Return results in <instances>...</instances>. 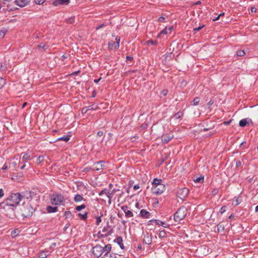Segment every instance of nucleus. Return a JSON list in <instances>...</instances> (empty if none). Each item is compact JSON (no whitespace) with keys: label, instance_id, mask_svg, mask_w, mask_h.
I'll use <instances>...</instances> for the list:
<instances>
[{"label":"nucleus","instance_id":"1","mask_svg":"<svg viewBox=\"0 0 258 258\" xmlns=\"http://www.w3.org/2000/svg\"><path fill=\"white\" fill-rule=\"evenodd\" d=\"M22 197L19 193L12 194L4 202V203L15 207L19 204Z\"/></svg>","mask_w":258,"mask_h":258},{"label":"nucleus","instance_id":"2","mask_svg":"<svg viewBox=\"0 0 258 258\" xmlns=\"http://www.w3.org/2000/svg\"><path fill=\"white\" fill-rule=\"evenodd\" d=\"M50 201L52 205H63L64 202V197L58 193H54L50 197Z\"/></svg>","mask_w":258,"mask_h":258},{"label":"nucleus","instance_id":"3","mask_svg":"<svg viewBox=\"0 0 258 258\" xmlns=\"http://www.w3.org/2000/svg\"><path fill=\"white\" fill-rule=\"evenodd\" d=\"M186 214V209L184 207H181L174 214V220L176 222H179L185 217Z\"/></svg>","mask_w":258,"mask_h":258},{"label":"nucleus","instance_id":"4","mask_svg":"<svg viewBox=\"0 0 258 258\" xmlns=\"http://www.w3.org/2000/svg\"><path fill=\"white\" fill-rule=\"evenodd\" d=\"M34 210V209L31 205L27 204L24 207V208L22 210V211L23 215L25 217L27 218L31 216Z\"/></svg>","mask_w":258,"mask_h":258},{"label":"nucleus","instance_id":"5","mask_svg":"<svg viewBox=\"0 0 258 258\" xmlns=\"http://www.w3.org/2000/svg\"><path fill=\"white\" fill-rule=\"evenodd\" d=\"M13 208L14 207L11 205H7L6 204H4L2 207V208L5 210L6 215L11 218L15 217V214Z\"/></svg>","mask_w":258,"mask_h":258},{"label":"nucleus","instance_id":"6","mask_svg":"<svg viewBox=\"0 0 258 258\" xmlns=\"http://www.w3.org/2000/svg\"><path fill=\"white\" fill-rule=\"evenodd\" d=\"M165 185L163 184H159L152 188V192L155 195L161 194L165 190Z\"/></svg>","mask_w":258,"mask_h":258},{"label":"nucleus","instance_id":"7","mask_svg":"<svg viewBox=\"0 0 258 258\" xmlns=\"http://www.w3.org/2000/svg\"><path fill=\"white\" fill-rule=\"evenodd\" d=\"M120 38L116 37L115 38V41L111 40L108 43V48L111 50H115L119 47Z\"/></svg>","mask_w":258,"mask_h":258},{"label":"nucleus","instance_id":"8","mask_svg":"<svg viewBox=\"0 0 258 258\" xmlns=\"http://www.w3.org/2000/svg\"><path fill=\"white\" fill-rule=\"evenodd\" d=\"M188 193V189L187 188L184 187L179 188L177 191V196L181 200H183L186 197Z\"/></svg>","mask_w":258,"mask_h":258},{"label":"nucleus","instance_id":"9","mask_svg":"<svg viewBox=\"0 0 258 258\" xmlns=\"http://www.w3.org/2000/svg\"><path fill=\"white\" fill-rule=\"evenodd\" d=\"M103 252V247L100 245H96L93 248V253L97 257H99Z\"/></svg>","mask_w":258,"mask_h":258},{"label":"nucleus","instance_id":"10","mask_svg":"<svg viewBox=\"0 0 258 258\" xmlns=\"http://www.w3.org/2000/svg\"><path fill=\"white\" fill-rule=\"evenodd\" d=\"M105 167L104 164L102 161L95 163L93 165V170L99 171Z\"/></svg>","mask_w":258,"mask_h":258},{"label":"nucleus","instance_id":"11","mask_svg":"<svg viewBox=\"0 0 258 258\" xmlns=\"http://www.w3.org/2000/svg\"><path fill=\"white\" fill-rule=\"evenodd\" d=\"M70 0H55L53 4L54 6L68 5L70 4Z\"/></svg>","mask_w":258,"mask_h":258},{"label":"nucleus","instance_id":"12","mask_svg":"<svg viewBox=\"0 0 258 258\" xmlns=\"http://www.w3.org/2000/svg\"><path fill=\"white\" fill-rule=\"evenodd\" d=\"M31 152L27 151L26 152H23L21 153V156L22 157V159L26 162L31 159Z\"/></svg>","mask_w":258,"mask_h":258},{"label":"nucleus","instance_id":"13","mask_svg":"<svg viewBox=\"0 0 258 258\" xmlns=\"http://www.w3.org/2000/svg\"><path fill=\"white\" fill-rule=\"evenodd\" d=\"M121 209L124 212L126 217L130 218L133 216V212L131 211L128 210L127 206H122Z\"/></svg>","mask_w":258,"mask_h":258},{"label":"nucleus","instance_id":"14","mask_svg":"<svg viewBox=\"0 0 258 258\" xmlns=\"http://www.w3.org/2000/svg\"><path fill=\"white\" fill-rule=\"evenodd\" d=\"M16 4L20 7L26 6L29 3V0H16Z\"/></svg>","mask_w":258,"mask_h":258},{"label":"nucleus","instance_id":"15","mask_svg":"<svg viewBox=\"0 0 258 258\" xmlns=\"http://www.w3.org/2000/svg\"><path fill=\"white\" fill-rule=\"evenodd\" d=\"M172 135L166 134L162 137V141L163 143H167L173 138Z\"/></svg>","mask_w":258,"mask_h":258},{"label":"nucleus","instance_id":"16","mask_svg":"<svg viewBox=\"0 0 258 258\" xmlns=\"http://www.w3.org/2000/svg\"><path fill=\"white\" fill-rule=\"evenodd\" d=\"M173 28V27L172 26L168 28H165V29H164L163 30H162L161 31L160 34H159V35H158V37H159L160 35L162 34H167L171 33L172 31Z\"/></svg>","mask_w":258,"mask_h":258},{"label":"nucleus","instance_id":"17","mask_svg":"<svg viewBox=\"0 0 258 258\" xmlns=\"http://www.w3.org/2000/svg\"><path fill=\"white\" fill-rule=\"evenodd\" d=\"M140 215L143 218H149L150 213L145 210H142L140 211Z\"/></svg>","mask_w":258,"mask_h":258},{"label":"nucleus","instance_id":"18","mask_svg":"<svg viewBox=\"0 0 258 258\" xmlns=\"http://www.w3.org/2000/svg\"><path fill=\"white\" fill-rule=\"evenodd\" d=\"M109 227L108 226H107L106 227H104V228L102 230L103 233H104V236H107L111 234V230L109 229Z\"/></svg>","mask_w":258,"mask_h":258},{"label":"nucleus","instance_id":"19","mask_svg":"<svg viewBox=\"0 0 258 258\" xmlns=\"http://www.w3.org/2000/svg\"><path fill=\"white\" fill-rule=\"evenodd\" d=\"M57 210V207H51L50 206H49L47 207V211L48 213H53L55 212Z\"/></svg>","mask_w":258,"mask_h":258},{"label":"nucleus","instance_id":"20","mask_svg":"<svg viewBox=\"0 0 258 258\" xmlns=\"http://www.w3.org/2000/svg\"><path fill=\"white\" fill-rule=\"evenodd\" d=\"M116 242L118 243V244L120 246V247L121 248V249H123L124 248V246H123V243H122V239L121 237H118L116 239Z\"/></svg>","mask_w":258,"mask_h":258},{"label":"nucleus","instance_id":"21","mask_svg":"<svg viewBox=\"0 0 258 258\" xmlns=\"http://www.w3.org/2000/svg\"><path fill=\"white\" fill-rule=\"evenodd\" d=\"M248 123L247 118L243 119L239 121V124L241 127L245 126Z\"/></svg>","mask_w":258,"mask_h":258},{"label":"nucleus","instance_id":"22","mask_svg":"<svg viewBox=\"0 0 258 258\" xmlns=\"http://www.w3.org/2000/svg\"><path fill=\"white\" fill-rule=\"evenodd\" d=\"M103 252L106 251V253H108V252L110 251L111 246L110 244H107L104 247H103Z\"/></svg>","mask_w":258,"mask_h":258},{"label":"nucleus","instance_id":"23","mask_svg":"<svg viewBox=\"0 0 258 258\" xmlns=\"http://www.w3.org/2000/svg\"><path fill=\"white\" fill-rule=\"evenodd\" d=\"M83 200V198L82 197V196H81L80 195H77L75 198H74V200L76 202H81V201H82Z\"/></svg>","mask_w":258,"mask_h":258},{"label":"nucleus","instance_id":"24","mask_svg":"<svg viewBox=\"0 0 258 258\" xmlns=\"http://www.w3.org/2000/svg\"><path fill=\"white\" fill-rule=\"evenodd\" d=\"M48 255L47 251H42L39 253V256L40 258H46Z\"/></svg>","mask_w":258,"mask_h":258},{"label":"nucleus","instance_id":"25","mask_svg":"<svg viewBox=\"0 0 258 258\" xmlns=\"http://www.w3.org/2000/svg\"><path fill=\"white\" fill-rule=\"evenodd\" d=\"M217 231L219 232H221L224 231V226L221 224H219L217 226Z\"/></svg>","mask_w":258,"mask_h":258},{"label":"nucleus","instance_id":"26","mask_svg":"<svg viewBox=\"0 0 258 258\" xmlns=\"http://www.w3.org/2000/svg\"><path fill=\"white\" fill-rule=\"evenodd\" d=\"M245 54V53L243 50H239L236 52V55L237 56H242L244 55Z\"/></svg>","mask_w":258,"mask_h":258},{"label":"nucleus","instance_id":"27","mask_svg":"<svg viewBox=\"0 0 258 258\" xmlns=\"http://www.w3.org/2000/svg\"><path fill=\"white\" fill-rule=\"evenodd\" d=\"M194 181L195 182L197 183H200L204 181V177L203 176H200L199 177H197L196 179L194 180Z\"/></svg>","mask_w":258,"mask_h":258},{"label":"nucleus","instance_id":"28","mask_svg":"<svg viewBox=\"0 0 258 258\" xmlns=\"http://www.w3.org/2000/svg\"><path fill=\"white\" fill-rule=\"evenodd\" d=\"M101 258H116L114 254H109L108 253H105Z\"/></svg>","mask_w":258,"mask_h":258},{"label":"nucleus","instance_id":"29","mask_svg":"<svg viewBox=\"0 0 258 258\" xmlns=\"http://www.w3.org/2000/svg\"><path fill=\"white\" fill-rule=\"evenodd\" d=\"M113 195L114 194L110 190H107L106 192V196L108 199H112Z\"/></svg>","mask_w":258,"mask_h":258},{"label":"nucleus","instance_id":"30","mask_svg":"<svg viewBox=\"0 0 258 258\" xmlns=\"http://www.w3.org/2000/svg\"><path fill=\"white\" fill-rule=\"evenodd\" d=\"M70 140V137L68 136H66L63 137L59 138L57 139V141L63 140L65 142H68Z\"/></svg>","mask_w":258,"mask_h":258},{"label":"nucleus","instance_id":"31","mask_svg":"<svg viewBox=\"0 0 258 258\" xmlns=\"http://www.w3.org/2000/svg\"><path fill=\"white\" fill-rule=\"evenodd\" d=\"M19 230L18 229H16L12 231L11 235L13 237H15L18 235Z\"/></svg>","mask_w":258,"mask_h":258},{"label":"nucleus","instance_id":"32","mask_svg":"<svg viewBox=\"0 0 258 258\" xmlns=\"http://www.w3.org/2000/svg\"><path fill=\"white\" fill-rule=\"evenodd\" d=\"M161 179H154L153 180V184L155 185H158L159 184H162L161 183Z\"/></svg>","mask_w":258,"mask_h":258},{"label":"nucleus","instance_id":"33","mask_svg":"<svg viewBox=\"0 0 258 258\" xmlns=\"http://www.w3.org/2000/svg\"><path fill=\"white\" fill-rule=\"evenodd\" d=\"M159 236L161 238H163L166 236V232L164 230L160 231L159 232Z\"/></svg>","mask_w":258,"mask_h":258},{"label":"nucleus","instance_id":"34","mask_svg":"<svg viewBox=\"0 0 258 258\" xmlns=\"http://www.w3.org/2000/svg\"><path fill=\"white\" fill-rule=\"evenodd\" d=\"M199 101H200V98L199 97L195 98L192 101L193 105H197L198 104Z\"/></svg>","mask_w":258,"mask_h":258},{"label":"nucleus","instance_id":"35","mask_svg":"<svg viewBox=\"0 0 258 258\" xmlns=\"http://www.w3.org/2000/svg\"><path fill=\"white\" fill-rule=\"evenodd\" d=\"M86 207V206L85 205H82L81 206H77L76 208V210H77L78 211H81V210L82 209H85Z\"/></svg>","mask_w":258,"mask_h":258},{"label":"nucleus","instance_id":"36","mask_svg":"<svg viewBox=\"0 0 258 258\" xmlns=\"http://www.w3.org/2000/svg\"><path fill=\"white\" fill-rule=\"evenodd\" d=\"M5 84V80L1 78H0V89L2 88Z\"/></svg>","mask_w":258,"mask_h":258},{"label":"nucleus","instance_id":"37","mask_svg":"<svg viewBox=\"0 0 258 258\" xmlns=\"http://www.w3.org/2000/svg\"><path fill=\"white\" fill-rule=\"evenodd\" d=\"M44 160V157L43 156H39L37 159V162L38 163H41Z\"/></svg>","mask_w":258,"mask_h":258},{"label":"nucleus","instance_id":"38","mask_svg":"<svg viewBox=\"0 0 258 258\" xmlns=\"http://www.w3.org/2000/svg\"><path fill=\"white\" fill-rule=\"evenodd\" d=\"M6 64L5 62H3L2 64H1V71H4L6 70Z\"/></svg>","mask_w":258,"mask_h":258},{"label":"nucleus","instance_id":"39","mask_svg":"<svg viewBox=\"0 0 258 258\" xmlns=\"http://www.w3.org/2000/svg\"><path fill=\"white\" fill-rule=\"evenodd\" d=\"M146 43H147V44H152V45H156L157 44V42L156 41H154L152 40H148V41H146Z\"/></svg>","mask_w":258,"mask_h":258},{"label":"nucleus","instance_id":"40","mask_svg":"<svg viewBox=\"0 0 258 258\" xmlns=\"http://www.w3.org/2000/svg\"><path fill=\"white\" fill-rule=\"evenodd\" d=\"M38 46L39 48H42L44 49H45L47 48V47L46 46V45L43 43H40V44H39L38 45Z\"/></svg>","mask_w":258,"mask_h":258},{"label":"nucleus","instance_id":"41","mask_svg":"<svg viewBox=\"0 0 258 258\" xmlns=\"http://www.w3.org/2000/svg\"><path fill=\"white\" fill-rule=\"evenodd\" d=\"M89 110H96L97 108V106H94V105L89 106L87 107Z\"/></svg>","mask_w":258,"mask_h":258},{"label":"nucleus","instance_id":"42","mask_svg":"<svg viewBox=\"0 0 258 258\" xmlns=\"http://www.w3.org/2000/svg\"><path fill=\"white\" fill-rule=\"evenodd\" d=\"M71 215H72V213L70 211H66L64 213V216L66 218H69L71 216Z\"/></svg>","mask_w":258,"mask_h":258},{"label":"nucleus","instance_id":"43","mask_svg":"<svg viewBox=\"0 0 258 258\" xmlns=\"http://www.w3.org/2000/svg\"><path fill=\"white\" fill-rule=\"evenodd\" d=\"M107 189L105 188L102 190H101L99 193V196H102L103 195L105 194L106 195V192L107 191Z\"/></svg>","mask_w":258,"mask_h":258},{"label":"nucleus","instance_id":"44","mask_svg":"<svg viewBox=\"0 0 258 258\" xmlns=\"http://www.w3.org/2000/svg\"><path fill=\"white\" fill-rule=\"evenodd\" d=\"M45 0H35V3L37 5H41L44 3Z\"/></svg>","mask_w":258,"mask_h":258},{"label":"nucleus","instance_id":"45","mask_svg":"<svg viewBox=\"0 0 258 258\" xmlns=\"http://www.w3.org/2000/svg\"><path fill=\"white\" fill-rule=\"evenodd\" d=\"M101 222V217H98L96 218V224L98 225Z\"/></svg>","mask_w":258,"mask_h":258},{"label":"nucleus","instance_id":"46","mask_svg":"<svg viewBox=\"0 0 258 258\" xmlns=\"http://www.w3.org/2000/svg\"><path fill=\"white\" fill-rule=\"evenodd\" d=\"M204 26H205V25H203L202 26H199L198 28H194V31H198L201 30L203 28H204Z\"/></svg>","mask_w":258,"mask_h":258},{"label":"nucleus","instance_id":"47","mask_svg":"<svg viewBox=\"0 0 258 258\" xmlns=\"http://www.w3.org/2000/svg\"><path fill=\"white\" fill-rule=\"evenodd\" d=\"M225 211H226V207L223 206L220 209L219 212L222 214L223 213H224L225 212Z\"/></svg>","mask_w":258,"mask_h":258},{"label":"nucleus","instance_id":"48","mask_svg":"<svg viewBox=\"0 0 258 258\" xmlns=\"http://www.w3.org/2000/svg\"><path fill=\"white\" fill-rule=\"evenodd\" d=\"M88 111V109L87 107H84L82 109V113L83 114H85V113H86Z\"/></svg>","mask_w":258,"mask_h":258},{"label":"nucleus","instance_id":"49","mask_svg":"<svg viewBox=\"0 0 258 258\" xmlns=\"http://www.w3.org/2000/svg\"><path fill=\"white\" fill-rule=\"evenodd\" d=\"M181 115H182L181 112H178L177 113H176L174 117L176 119H178V118H180Z\"/></svg>","mask_w":258,"mask_h":258},{"label":"nucleus","instance_id":"50","mask_svg":"<svg viewBox=\"0 0 258 258\" xmlns=\"http://www.w3.org/2000/svg\"><path fill=\"white\" fill-rule=\"evenodd\" d=\"M79 216L82 217V219L83 220H85L87 218V213H85L84 214L82 215L81 213H80Z\"/></svg>","mask_w":258,"mask_h":258},{"label":"nucleus","instance_id":"51","mask_svg":"<svg viewBox=\"0 0 258 258\" xmlns=\"http://www.w3.org/2000/svg\"><path fill=\"white\" fill-rule=\"evenodd\" d=\"M155 221L157 224L161 225V226H164V225L165 224V223L164 222L159 221L158 220H156Z\"/></svg>","mask_w":258,"mask_h":258},{"label":"nucleus","instance_id":"52","mask_svg":"<svg viewBox=\"0 0 258 258\" xmlns=\"http://www.w3.org/2000/svg\"><path fill=\"white\" fill-rule=\"evenodd\" d=\"M5 35V32L4 31H3V30L0 31V37L1 38H3L4 37Z\"/></svg>","mask_w":258,"mask_h":258},{"label":"nucleus","instance_id":"53","mask_svg":"<svg viewBox=\"0 0 258 258\" xmlns=\"http://www.w3.org/2000/svg\"><path fill=\"white\" fill-rule=\"evenodd\" d=\"M68 23H73L74 22V19L73 18H70L67 20Z\"/></svg>","mask_w":258,"mask_h":258},{"label":"nucleus","instance_id":"54","mask_svg":"<svg viewBox=\"0 0 258 258\" xmlns=\"http://www.w3.org/2000/svg\"><path fill=\"white\" fill-rule=\"evenodd\" d=\"M103 135V132L102 131H99L98 133H97V136L98 137H101L102 135Z\"/></svg>","mask_w":258,"mask_h":258},{"label":"nucleus","instance_id":"55","mask_svg":"<svg viewBox=\"0 0 258 258\" xmlns=\"http://www.w3.org/2000/svg\"><path fill=\"white\" fill-rule=\"evenodd\" d=\"M145 240H146V243H147V244H150L151 243V238H149V237H148L147 238V239Z\"/></svg>","mask_w":258,"mask_h":258},{"label":"nucleus","instance_id":"56","mask_svg":"<svg viewBox=\"0 0 258 258\" xmlns=\"http://www.w3.org/2000/svg\"><path fill=\"white\" fill-rule=\"evenodd\" d=\"M4 195V191L3 189H0V198L3 197Z\"/></svg>","mask_w":258,"mask_h":258},{"label":"nucleus","instance_id":"57","mask_svg":"<svg viewBox=\"0 0 258 258\" xmlns=\"http://www.w3.org/2000/svg\"><path fill=\"white\" fill-rule=\"evenodd\" d=\"M139 188H140V186H139V185H138V184H136V185H135L134 186V189L135 190H136L138 189Z\"/></svg>","mask_w":258,"mask_h":258},{"label":"nucleus","instance_id":"58","mask_svg":"<svg viewBox=\"0 0 258 258\" xmlns=\"http://www.w3.org/2000/svg\"><path fill=\"white\" fill-rule=\"evenodd\" d=\"M218 190L217 189H214L212 191V194H213V195H216L218 193Z\"/></svg>","mask_w":258,"mask_h":258},{"label":"nucleus","instance_id":"59","mask_svg":"<svg viewBox=\"0 0 258 258\" xmlns=\"http://www.w3.org/2000/svg\"><path fill=\"white\" fill-rule=\"evenodd\" d=\"M256 10H257V9L255 7H252L251 8V11L252 13V12H256Z\"/></svg>","mask_w":258,"mask_h":258},{"label":"nucleus","instance_id":"60","mask_svg":"<svg viewBox=\"0 0 258 258\" xmlns=\"http://www.w3.org/2000/svg\"><path fill=\"white\" fill-rule=\"evenodd\" d=\"M231 122V120L227 121H224L223 123L225 125H229Z\"/></svg>","mask_w":258,"mask_h":258},{"label":"nucleus","instance_id":"61","mask_svg":"<svg viewBox=\"0 0 258 258\" xmlns=\"http://www.w3.org/2000/svg\"><path fill=\"white\" fill-rule=\"evenodd\" d=\"M165 18L163 17H160L159 18V21L160 22H163Z\"/></svg>","mask_w":258,"mask_h":258},{"label":"nucleus","instance_id":"62","mask_svg":"<svg viewBox=\"0 0 258 258\" xmlns=\"http://www.w3.org/2000/svg\"><path fill=\"white\" fill-rule=\"evenodd\" d=\"M241 162L240 161H237L236 162V165L237 167H239V166H240L241 165Z\"/></svg>","mask_w":258,"mask_h":258},{"label":"nucleus","instance_id":"63","mask_svg":"<svg viewBox=\"0 0 258 258\" xmlns=\"http://www.w3.org/2000/svg\"><path fill=\"white\" fill-rule=\"evenodd\" d=\"M8 168V166L6 164H5L2 168L3 170H5Z\"/></svg>","mask_w":258,"mask_h":258},{"label":"nucleus","instance_id":"64","mask_svg":"<svg viewBox=\"0 0 258 258\" xmlns=\"http://www.w3.org/2000/svg\"><path fill=\"white\" fill-rule=\"evenodd\" d=\"M240 200H239V198H237L236 200V204L235 205H238L239 203H240Z\"/></svg>","mask_w":258,"mask_h":258}]
</instances>
